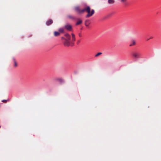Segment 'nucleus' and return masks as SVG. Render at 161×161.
Returning a JSON list of instances; mask_svg holds the SVG:
<instances>
[{
    "instance_id": "obj_12",
    "label": "nucleus",
    "mask_w": 161,
    "mask_h": 161,
    "mask_svg": "<svg viewBox=\"0 0 161 161\" xmlns=\"http://www.w3.org/2000/svg\"><path fill=\"white\" fill-rule=\"evenodd\" d=\"M82 20H79L77 22H76V25H79L80 24H81L82 23Z\"/></svg>"
},
{
    "instance_id": "obj_4",
    "label": "nucleus",
    "mask_w": 161,
    "mask_h": 161,
    "mask_svg": "<svg viewBox=\"0 0 161 161\" xmlns=\"http://www.w3.org/2000/svg\"><path fill=\"white\" fill-rule=\"evenodd\" d=\"M64 28L67 30L70 31L71 30L72 27L70 25L67 24L64 26Z\"/></svg>"
},
{
    "instance_id": "obj_14",
    "label": "nucleus",
    "mask_w": 161,
    "mask_h": 161,
    "mask_svg": "<svg viewBox=\"0 0 161 161\" xmlns=\"http://www.w3.org/2000/svg\"><path fill=\"white\" fill-rule=\"evenodd\" d=\"M59 31L61 32H64V29H63L61 28H60L59 29Z\"/></svg>"
},
{
    "instance_id": "obj_3",
    "label": "nucleus",
    "mask_w": 161,
    "mask_h": 161,
    "mask_svg": "<svg viewBox=\"0 0 161 161\" xmlns=\"http://www.w3.org/2000/svg\"><path fill=\"white\" fill-rule=\"evenodd\" d=\"M75 9L79 13L81 14L83 13V12H82V11L83 10V9L82 10H80V7L79 6H77L76 7H75Z\"/></svg>"
},
{
    "instance_id": "obj_13",
    "label": "nucleus",
    "mask_w": 161,
    "mask_h": 161,
    "mask_svg": "<svg viewBox=\"0 0 161 161\" xmlns=\"http://www.w3.org/2000/svg\"><path fill=\"white\" fill-rule=\"evenodd\" d=\"M108 3L110 4H112L114 3V0H108Z\"/></svg>"
},
{
    "instance_id": "obj_16",
    "label": "nucleus",
    "mask_w": 161,
    "mask_h": 161,
    "mask_svg": "<svg viewBox=\"0 0 161 161\" xmlns=\"http://www.w3.org/2000/svg\"><path fill=\"white\" fill-rule=\"evenodd\" d=\"M102 54L101 53H99L95 55L96 57H97Z\"/></svg>"
},
{
    "instance_id": "obj_9",
    "label": "nucleus",
    "mask_w": 161,
    "mask_h": 161,
    "mask_svg": "<svg viewBox=\"0 0 161 161\" xmlns=\"http://www.w3.org/2000/svg\"><path fill=\"white\" fill-rule=\"evenodd\" d=\"M90 23V21L89 20H86L85 21V25L86 26H88Z\"/></svg>"
},
{
    "instance_id": "obj_6",
    "label": "nucleus",
    "mask_w": 161,
    "mask_h": 161,
    "mask_svg": "<svg viewBox=\"0 0 161 161\" xmlns=\"http://www.w3.org/2000/svg\"><path fill=\"white\" fill-rule=\"evenodd\" d=\"M133 56L135 58H137L138 57L139 54L138 53H135L133 54Z\"/></svg>"
},
{
    "instance_id": "obj_7",
    "label": "nucleus",
    "mask_w": 161,
    "mask_h": 161,
    "mask_svg": "<svg viewBox=\"0 0 161 161\" xmlns=\"http://www.w3.org/2000/svg\"><path fill=\"white\" fill-rule=\"evenodd\" d=\"M67 17L70 19H72L75 20V19H76V18L75 17L71 15H67Z\"/></svg>"
},
{
    "instance_id": "obj_5",
    "label": "nucleus",
    "mask_w": 161,
    "mask_h": 161,
    "mask_svg": "<svg viewBox=\"0 0 161 161\" xmlns=\"http://www.w3.org/2000/svg\"><path fill=\"white\" fill-rule=\"evenodd\" d=\"M53 23V20L51 19H50L47 21V22L46 23V25L47 26H49V25H51Z\"/></svg>"
},
{
    "instance_id": "obj_18",
    "label": "nucleus",
    "mask_w": 161,
    "mask_h": 161,
    "mask_svg": "<svg viewBox=\"0 0 161 161\" xmlns=\"http://www.w3.org/2000/svg\"><path fill=\"white\" fill-rule=\"evenodd\" d=\"M126 0H121V1L122 2H126Z\"/></svg>"
},
{
    "instance_id": "obj_10",
    "label": "nucleus",
    "mask_w": 161,
    "mask_h": 161,
    "mask_svg": "<svg viewBox=\"0 0 161 161\" xmlns=\"http://www.w3.org/2000/svg\"><path fill=\"white\" fill-rule=\"evenodd\" d=\"M60 35V33L58 31H55L54 32V35L55 36H57Z\"/></svg>"
},
{
    "instance_id": "obj_15",
    "label": "nucleus",
    "mask_w": 161,
    "mask_h": 161,
    "mask_svg": "<svg viewBox=\"0 0 161 161\" xmlns=\"http://www.w3.org/2000/svg\"><path fill=\"white\" fill-rule=\"evenodd\" d=\"M58 80L60 83H62L64 82V80L61 79H58Z\"/></svg>"
},
{
    "instance_id": "obj_20",
    "label": "nucleus",
    "mask_w": 161,
    "mask_h": 161,
    "mask_svg": "<svg viewBox=\"0 0 161 161\" xmlns=\"http://www.w3.org/2000/svg\"><path fill=\"white\" fill-rule=\"evenodd\" d=\"M7 100H2V102H7Z\"/></svg>"
},
{
    "instance_id": "obj_1",
    "label": "nucleus",
    "mask_w": 161,
    "mask_h": 161,
    "mask_svg": "<svg viewBox=\"0 0 161 161\" xmlns=\"http://www.w3.org/2000/svg\"><path fill=\"white\" fill-rule=\"evenodd\" d=\"M86 11L88 13L86 16V18H88L92 16L94 13V10L93 9H92L91 12H90V8L89 6H87L86 8L83 9V10L82 11L84 13Z\"/></svg>"
},
{
    "instance_id": "obj_21",
    "label": "nucleus",
    "mask_w": 161,
    "mask_h": 161,
    "mask_svg": "<svg viewBox=\"0 0 161 161\" xmlns=\"http://www.w3.org/2000/svg\"><path fill=\"white\" fill-rule=\"evenodd\" d=\"M62 39H64V38L63 37H62Z\"/></svg>"
},
{
    "instance_id": "obj_2",
    "label": "nucleus",
    "mask_w": 161,
    "mask_h": 161,
    "mask_svg": "<svg viewBox=\"0 0 161 161\" xmlns=\"http://www.w3.org/2000/svg\"><path fill=\"white\" fill-rule=\"evenodd\" d=\"M63 44L65 46H72L74 44L73 41H63Z\"/></svg>"
},
{
    "instance_id": "obj_11",
    "label": "nucleus",
    "mask_w": 161,
    "mask_h": 161,
    "mask_svg": "<svg viewBox=\"0 0 161 161\" xmlns=\"http://www.w3.org/2000/svg\"><path fill=\"white\" fill-rule=\"evenodd\" d=\"M65 36L67 38V39H70V36L68 34H65Z\"/></svg>"
},
{
    "instance_id": "obj_17",
    "label": "nucleus",
    "mask_w": 161,
    "mask_h": 161,
    "mask_svg": "<svg viewBox=\"0 0 161 161\" xmlns=\"http://www.w3.org/2000/svg\"><path fill=\"white\" fill-rule=\"evenodd\" d=\"M72 36L73 37V39L74 40H75V36L74 34H72Z\"/></svg>"
},
{
    "instance_id": "obj_8",
    "label": "nucleus",
    "mask_w": 161,
    "mask_h": 161,
    "mask_svg": "<svg viewBox=\"0 0 161 161\" xmlns=\"http://www.w3.org/2000/svg\"><path fill=\"white\" fill-rule=\"evenodd\" d=\"M131 42L129 43V46H131L134 45H135L136 43L135 41H131Z\"/></svg>"
},
{
    "instance_id": "obj_22",
    "label": "nucleus",
    "mask_w": 161,
    "mask_h": 161,
    "mask_svg": "<svg viewBox=\"0 0 161 161\" xmlns=\"http://www.w3.org/2000/svg\"><path fill=\"white\" fill-rule=\"evenodd\" d=\"M78 43H79V42H78L77 43V44H78Z\"/></svg>"
},
{
    "instance_id": "obj_19",
    "label": "nucleus",
    "mask_w": 161,
    "mask_h": 161,
    "mask_svg": "<svg viewBox=\"0 0 161 161\" xmlns=\"http://www.w3.org/2000/svg\"><path fill=\"white\" fill-rule=\"evenodd\" d=\"M14 66L16 67L17 66V64L16 62L15 61L14 62Z\"/></svg>"
}]
</instances>
